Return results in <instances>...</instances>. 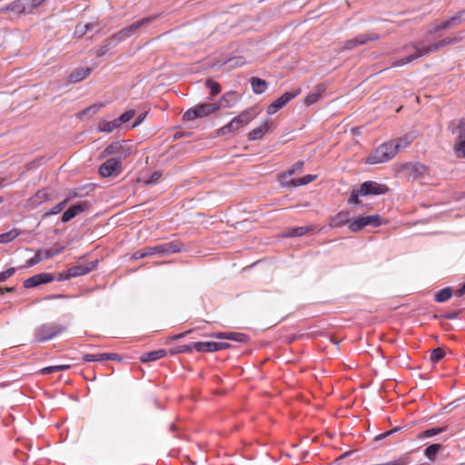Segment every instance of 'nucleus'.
<instances>
[{"mask_svg": "<svg viewBox=\"0 0 465 465\" xmlns=\"http://www.w3.org/2000/svg\"><path fill=\"white\" fill-rule=\"evenodd\" d=\"M460 39L458 37H447L439 42H436V43H433V44L428 45H423L421 42L413 43L410 46L415 52L404 58L398 59V60L394 61L391 64V66L392 67H400V66L406 65L420 57H422V56L428 55L431 53L437 52V51L440 50L442 47H444L445 45L452 44V43H456Z\"/></svg>", "mask_w": 465, "mask_h": 465, "instance_id": "f257e3e1", "label": "nucleus"}, {"mask_svg": "<svg viewBox=\"0 0 465 465\" xmlns=\"http://www.w3.org/2000/svg\"><path fill=\"white\" fill-rule=\"evenodd\" d=\"M396 149L393 143H383L375 148L366 158L365 163L368 164L383 163L391 160L396 155Z\"/></svg>", "mask_w": 465, "mask_h": 465, "instance_id": "f03ea898", "label": "nucleus"}, {"mask_svg": "<svg viewBox=\"0 0 465 465\" xmlns=\"http://www.w3.org/2000/svg\"><path fill=\"white\" fill-rule=\"evenodd\" d=\"M64 330V326L61 324L55 322H48L37 326L35 329L34 333L36 341L44 342L59 335Z\"/></svg>", "mask_w": 465, "mask_h": 465, "instance_id": "7ed1b4c3", "label": "nucleus"}, {"mask_svg": "<svg viewBox=\"0 0 465 465\" xmlns=\"http://www.w3.org/2000/svg\"><path fill=\"white\" fill-rule=\"evenodd\" d=\"M252 119L248 111L242 112L238 116L234 117L228 124L223 126L218 130L220 135H226L236 132L242 127L247 125Z\"/></svg>", "mask_w": 465, "mask_h": 465, "instance_id": "20e7f679", "label": "nucleus"}, {"mask_svg": "<svg viewBox=\"0 0 465 465\" xmlns=\"http://www.w3.org/2000/svg\"><path fill=\"white\" fill-rule=\"evenodd\" d=\"M133 147L130 146L127 143L122 141L114 142L109 144L104 150V155H115L114 158L120 159L122 162L124 159L127 158L133 153Z\"/></svg>", "mask_w": 465, "mask_h": 465, "instance_id": "39448f33", "label": "nucleus"}, {"mask_svg": "<svg viewBox=\"0 0 465 465\" xmlns=\"http://www.w3.org/2000/svg\"><path fill=\"white\" fill-rule=\"evenodd\" d=\"M219 110L217 104H202L187 110L183 114V120L193 121L196 118L205 117Z\"/></svg>", "mask_w": 465, "mask_h": 465, "instance_id": "423d86ee", "label": "nucleus"}, {"mask_svg": "<svg viewBox=\"0 0 465 465\" xmlns=\"http://www.w3.org/2000/svg\"><path fill=\"white\" fill-rule=\"evenodd\" d=\"M381 224L382 219L378 214L360 216L349 223V230L351 232H358L366 226L378 227Z\"/></svg>", "mask_w": 465, "mask_h": 465, "instance_id": "0eeeda50", "label": "nucleus"}, {"mask_svg": "<svg viewBox=\"0 0 465 465\" xmlns=\"http://www.w3.org/2000/svg\"><path fill=\"white\" fill-rule=\"evenodd\" d=\"M463 20H465V10L460 11V12L457 13L455 15L450 17L449 19H447L440 24L435 25L433 27H431L428 30L427 35L431 36L432 35H434L435 33H437L440 30L457 26Z\"/></svg>", "mask_w": 465, "mask_h": 465, "instance_id": "6e6552de", "label": "nucleus"}, {"mask_svg": "<svg viewBox=\"0 0 465 465\" xmlns=\"http://www.w3.org/2000/svg\"><path fill=\"white\" fill-rule=\"evenodd\" d=\"M181 251V244L178 242H170L163 244L156 245L154 247L146 248L148 256L153 254H159L161 256L169 255L172 253L179 252Z\"/></svg>", "mask_w": 465, "mask_h": 465, "instance_id": "1a4fd4ad", "label": "nucleus"}, {"mask_svg": "<svg viewBox=\"0 0 465 465\" xmlns=\"http://www.w3.org/2000/svg\"><path fill=\"white\" fill-rule=\"evenodd\" d=\"M151 21H152L151 17L143 18V19H142L140 21H137V22L132 24L131 25L126 26L125 28H124L121 31H119L117 34H115L112 37V40L114 42H115V43H117L119 41H122V40H124V39L130 37L139 28H141L142 26L147 25Z\"/></svg>", "mask_w": 465, "mask_h": 465, "instance_id": "9d476101", "label": "nucleus"}, {"mask_svg": "<svg viewBox=\"0 0 465 465\" xmlns=\"http://www.w3.org/2000/svg\"><path fill=\"white\" fill-rule=\"evenodd\" d=\"M389 188L382 183H379L373 181L364 182L360 186V193L361 196L366 195H381L386 193Z\"/></svg>", "mask_w": 465, "mask_h": 465, "instance_id": "9b49d317", "label": "nucleus"}, {"mask_svg": "<svg viewBox=\"0 0 465 465\" xmlns=\"http://www.w3.org/2000/svg\"><path fill=\"white\" fill-rule=\"evenodd\" d=\"M300 90L295 92H286L282 96L277 98L273 103H272L267 107L268 114H274L280 109H282L284 105H286L292 99L296 97L300 94Z\"/></svg>", "mask_w": 465, "mask_h": 465, "instance_id": "f8f14e48", "label": "nucleus"}, {"mask_svg": "<svg viewBox=\"0 0 465 465\" xmlns=\"http://www.w3.org/2000/svg\"><path fill=\"white\" fill-rule=\"evenodd\" d=\"M454 134L457 135L454 144L455 153L459 157H465V123L460 122L455 128Z\"/></svg>", "mask_w": 465, "mask_h": 465, "instance_id": "ddd939ff", "label": "nucleus"}, {"mask_svg": "<svg viewBox=\"0 0 465 465\" xmlns=\"http://www.w3.org/2000/svg\"><path fill=\"white\" fill-rule=\"evenodd\" d=\"M120 166V159L110 158L103 164H101L99 168V173L102 177H110L112 175H115L119 173Z\"/></svg>", "mask_w": 465, "mask_h": 465, "instance_id": "4468645a", "label": "nucleus"}, {"mask_svg": "<svg viewBox=\"0 0 465 465\" xmlns=\"http://www.w3.org/2000/svg\"><path fill=\"white\" fill-rule=\"evenodd\" d=\"M230 347L227 342H216V341H198L193 342V348L197 351H223Z\"/></svg>", "mask_w": 465, "mask_h": 465, "instance_id": "2eb2a0df", "label": "nucleus"}, {"mask_svg": "<svg viewBox=\"0 0 465 465\" xmlns=\"http://www.w3.org/2000/svg\"><path fill=\"white\" fill-rule=\"evenodd\" d=\"M90 206V203L86 201L77 203L70 206L62 215V222L67 223L74 218L76 215L84 213Z\"/></svg>", "mask_w": 465, "mask_h": 465, "instance_id": "dca6fc26", "label": "nucleus"}, {"mask_svg": "<svg viewBox=\"0 0 465 465\" xmlns=\"http://www.w3.org/2000/svg\"><path fill=\"white\" fill-rule=\"evenodd\" d=\"M62 251H63V248H60L57 250H53V249L39 250L36 252V253L35 254L34 257L30 258L26 262V266L32 267L44 260L49 259V258L53 257L54 255L60 253Z\"/></svg>", "mask_w": 465, "mask_h": 465, "instance_id": "f3484780", "label": "nucleus"}, {"mask_svg": "<svg viewBox=\"0 0 465 465\" xmlns=\"http://www.w3.org/2000/svg\"><path fill=\"white\" fill-rule=\"evenodd\" d=\"M379 38L378 35L371 34V35H361L356 37L355 39H351L346 42H344V49L351 50L354 48L358 45H365L369 42L377 40Z\"/></svg>", "mask_w": 465, "mask_h": 465, "instance_id": "a211bd4d", "label": "nucleus"}, {"mask_svg": "<svg viewBox=\"0 0 465 465\" xmlns=\"http://www.w3.org/2000/svg\"><path fill=\"white\" fill-rule=\"evenodd\" d=\"M54 280V277L50 273H40L34 275L33 277H30L26 279L24 282V286L25 288H32L35 287L42 283H47Z\"/></svg>", "mask_w": 465, "mask_h": 465, "instance_id": "6ab92c4d", "label": "nucleus"}, {"mask_svg": "<svg viewBox=\"0 0 465 465\" xmlns=\"http://www.w3.org/2000/svg\"><path fill=\"white\" fill-rule=\"evenodd\" d=\"M353 220L351 219V213L349 211H341L336 215L331 217L330 225L331 227H341L344 224L351 223Z\"/></svg>", "mask_w": 465, "mask_h": 465, "instance_id": "aec40b11", "label": "nucleus"}, {"mask_svg": "<svg viewBox=\"0 0 465 465\" xmlns=\"http://www.w3.org/2000/svg\"><path fill=\"white\" fill-rule=\"evenodd\" d=\"M41 3L42 0H28L26 2L25 0H19L11 5L10 10L15 11L16 13H24L26 11L27 7L33 9L40 5Z\"/></svg>", "mask_w": 465, "mask_h": 465, "instance_id": "412c9836", "label": "nucleus"}, {"mask_svg": "<svg viewBox=\"0 0 465 465\" xmlns=\"http://www.w3.org/2000/svg\"><path fill=\"white\" fill-rule=\"evenodd\" d=\"M94 263L79 264L73 266L67 270V277H78L90 272L94 268Z\"/></svg>", "mask_w": 465, "mask_h": 465, "instance_id": "4be33fe9", "label": "nucleus"}, {"mask_svg": "<svg viewBox=\"0 0 465 465\" xmlns=\"http://www.w3.org/2000/svg\"><path fill=\"white\" fill-rule=\"evenodd\" d=\"M415 137L416 135L414 133H409L398 140L390 142L393 143V147L396 149V153H398V151L405 149L415 139Z\"/></svg>", "mask_w": 465, "mask_h": 465, "instance_id": "5701e85b", "label": "nucleus"}, {"mask_svg": "<svg viewBox=\"0 0 465 465\" xmlns=\"http://www.w3.org/2000/svg\"><path fill=\"white\" fill-rule=\"evenodd\" d=\"M90 73H91V69L88 67L76 68L69 75V81L71 83H78V82L85 79L90 74Z\"/></svg>", "mask_w": 465, "mask_h": 465, "instance_id": "b1692460", "label": "nucleus"}, {"mask_svg": "<svg viewBox=\"0 0 465 465\" xmlns=\"http://www.w3.org/2000/svg\"><path fill=\"white\" fill-rule=\"evenodd\" d=\"M237 102V96L236 94L233 92L226 93L220 100V102L217 104L220 108H231Z\"/></svg>", "mask_w": 465, "mask_h": 465, "instance_id": "393cba45", "label": "nucleus"}, {"mask_svg": "<svg viewBox=\"0 0 465 465\" xmlns=\"http://www.w3.org/2000/svg\"><path fill=\"white\" fill-rule=\"evenodd\" d=\"M166 355L165 350H157L149 352H145L141 355L140 360L143 362H149L159 360Z\"/></svg>", "mask_w": 465, "mask_h": 465, "instance_id": "a878e982", "label": "nucleus"}, {"mask_svg": "<svg viewBox=\"0 0 465 465\" xmlns=\"http://www.w3.org/2000/svg\"><path fill=\"white\" fill-rule=\"evenodd\" d=\"M269 124L266 122L261 124L259 127L253 129L248 134V137L250 140H259L262 138V136L268 133L269 131Z\"/></svg>", "mask_w": 465, "mask_h": 465, "instance_id": "bb28decb", "label": "nucleus"}, {"mask_svg": "<svg viewBox=\"0 0 465 465\" xmlns=\"http://www.w3.org/2000/svg\"><path fill=\"white\" fill-rule=\"evenodd\" d=\"M120 126L121 125L119 124V123L117 122L116 119L112 120V121L102 120L99 123L98 130L100 132L112 133L113 131L119 128Z\"/></svg>", "mask_w": 465, "mask_h": 465, "instance_id": "cd10ccee", "label": "nucleus"}, {"mask_svg": "<svg viewBox=\"0 0 465 465\" xmlns=\"http://www.w3.org/2000/svg\"><path fill=\"white\" fill-rule=\"evenodd\" d=\"M323 92V87L321 85L316 86L315 91L309 94L305 99L304 102L307 105H311L314 103H317L321 98V94Z\"/></svg>", "mask_w": 465, "mask_h": 465, "instance_id": "c85d7f7f", "label": "nucleus"}, {"mask_svg": "<svg viewBox=\"0 0 465 465\" xmlns=\"http://www.w3.org/2000/svg\"><path fill=\"white\" fill-rule=\"evenodd\" d=\"M293 174V170H288L285 173L282 174L280 177V183L282 186L286 187H296L295 182L296 179L292 178Z\"/></svg>", "mask_w": 465, "mask_h": 465, "instance_id": "c756f323", "label": "nucleus"}, {"mask_svg": "<svg viewBox=\"0 0 465 465\" xmlns=\"http://www.w3.org/2000/svg\"><path fill=\"white\" fill-rule=\"evenodd\" d=\"M97 24L95 22L88 23V24H79L75 26L74 35L77 37H82L89 30H92Z\"/></svg>", "mask_w": 465, "mask_h": 465, "instance_id": "7c9ffc66", "label": "nucleus"}, {"mask_svg": "<svg viewBox=\"0 0 465 465\" xmlns=\"http://www.w3.org/2000/svg\"><path fill=\"white\" fill-rule=\"evenodd\" d=\"M252 86L253 92L258 94L264 93L267 89L266 82L264 80L255 77L252 79Z\"/></svg>", "mask_w": 465, "mask_h": 465, "instance_id": "2f4dec72", "label": "nucleus"}, {"mask_svg": "<svg viewBox=\"0 0 465 465\" xmlns=\"http://www.w3.org/2000/svg\"><path fill=\"white\" fill-rule=\"evenodd\" d=\"M452 295L451 289L450 287L444 288L438 292L435 295V300L438 302H444L448 301Z\"/></svg>", "mask_w": 465, "mask_h": 465, "instance_id": "473e14b6", "label": "nucleus"}, {"mask_svg": "<svg viewBox=\"0 0 465 465\" xmlns=\"http://www.w3.org/2000/svg\"><path fill=\"white\" fill-rule=\"evenodd\" d=\"M440 449V444H431L425 449L424 454L429 460H434Z\"/></svg>", "mask_w": 465, "mask_h": 465, "instance_id": "72a5a7b5", "label": "nucleus"}, {"mask_svg": "<svg viewBox=\"0 0 465 465\" xmlns=\"http://www.w3.org/2000/svg\"><path fill=\"white\" fill-rule=\"evenodd\" d=\"M226 340L244 343L247 341L248 338L245 334L241 332L228 331L226 332Z\"/></svg>", "mask_w": 465, "mask_h": 465, "instance_id": "f704fd0d", "label": "nucleus"}, {"mask_svg": "<svg viewBox=\"0 0 465 465\" xmlns=\"http://www.w3.org/2000/svg\"><path fill=\"white\" fill-rule=\"evenodd\" d=\"M18 236V232L15 230L0 234V243H8L15 240Z\"/></svg>", "mask_w": 465, "mask_h": 465, "instance_id": "c9c22d12", "label": "nucleus"}, {"mask_svg": "<svg viewBox=\"0 0 465 465\" xmlns=\"http://www.w3.org/2000/svg\"><path fill=\"white\" fill-rule=\"evenodd\" d=\"M445 430H446V427L431 428V429H429V430L423 431L421 434H420L419 438L422 439V438L432 437V436L437 435Z\"/></svg>", "mask_w": 465, "mask_h": 465, "instance_id": "e433bc0d", "label": "nucleus"}, {"mask_svg": "<svg viewBox=\"0 0 465 465\" xmlns=\"http://www.w3.org/2000/svg\"><path fill=\"white\" fill-rule=\"evenodd\" d=\"M134 114L135 112L134 110H128L124 112L123 114H121L120 117L117 118L116 120L121 125L123 124L129 122L134 116Z\"/></svg>", "mask_w": 465, "mask_h": 465, "instance_id": "4c0bfd02", "label": "nucleus"}, {"mask_svg": "<svg viewBox=\"0 0 465 465\" xmlns=\"http://www.w3.org/2000/svg\"><path fill=\"white\" fill-rule=\"evenodd\" d=\"M444 355H445L444 351L441 348H437L432 351V352L430 354V361L432 362H437L440 360H441L444 357Z\"/></svg>", "mask_w": 465, "mask_h": 465, "instance_id": "58836bf2", "label": "nucleus"}, {"mask_svg": "<svg viewBox=\"0 0 465 465\" xmlns=\"http://www.w3.org/2000/svg\"><path fill=\"white\" fill-rule=\"evenodd\" d=\"M316 178V175L307 174L302 178L296 179L295 186L305 185L312 182Z\"/></svg>", "mask_w": 465, "mask_h": 465, "instance_id": "ea45409f", "label": "nucleus"}, {"mask_svg": "<svg viewBox=\"0 0 465 465\" xmlns=\"http://www.w3.org/2000/svg\"><path fill=\"white\" fill-rule=\"evenodd\" d=\"M83 359L84 361L91 362V361H104V353H96V354H84L83 356Z\"/></svg>", "mask_w": 465, "mask_h": 465, "instance_id": "a19ab883", "label": "nucleus"}, {"mask_svg": "<svg viewBox=\"0 0 465 465\" xmlns=\"http://www.w3.org/2000/svg\"><path fill=\"white\" fill-rule=\"evenodd\" d=\"M114 41L111 39L109 40L107 43H105L104 45H103L101 47H99L96 51V55L97 56H103L104 54H105L108 50L114 45Z\"/></svg>", "mask_w": 465, "mask_h": 465, "instance_id": "79ce46f5", "label": "nucleus"}, {"mask_svg": "<svg viewBox=\"0 0 465 465\" xmlns=\"http://www.w3.org/2000/svg\"><path fill=\"white\" fill-rule=\"evenodd\" d=\"M48 198V194L45 191H39L36 193V194L33 198V202L35 204H39L45 201H46Z\"/></svg>", "mask_w": 465, "mask_h": 465, "instance_id": "37998d69", "label": "nucleus"}, {"mask_svg": "<svg viewBox=\"0 0 465 465\" xmlns=\"http://www.w3.org/2000/svg\"><path fill=\"white\" fill-rule=\"evenodd\" d=\"M310 230V227L302 226L292 229L288 235L289 236H302L305 234Z\"/></svg>", "mask_w": 465, "mask_h": 465, "instance_id": "c03bdc74", "label": "nucleus"}, {"mask_svg": "<svg viewBox=\"0 0 465 465\" xmlns=\"http://www.w3.org/2000/svg\"><path fill=\"white\" fill-rule=\"evenodd\" d=\"M206 85L211 90V94L213 95H216V94H218L221 92L220 84L215 83V82H213V81L208 80L206 82Z\"/></svg>", "mask_w": 465, "mask_h": 465, "instance_id": "a18cd8bd", "label": "nucleus"}, {"mask_svg": "<svg viewBox=\"0 0 465 465\" xmlns=\"http://www.w3.org/2000/svg\"><path fill=\"white\" fill-rule=\"evenodd\" d=\"M193 349H194L193 342L191 344H187V345H181V346L177 347L175 350L171 351V353L175 354V353L187 352V351H191Z\"/></svg>", "mask_w": 465, "mask_h": 465, "instance_id": "49530a36", "label": "nucleus"}, {"mask_svg": "<svg viewBox=\"0 0 465 465\" xmlns=\"http://www.w3.org/2000/svg\"><path fill=\"white\" fill-rule=\"evenodd\" d=\"M103 106H104V104H94V105L89 106L88 108H86V109L83 112V114H90V115L94 114H96V113H97V112H98V111H99Z\"/></svg>", "mask_w": 465, "mask_h": 465, "instance_id": "de8ad7c7", "label": "nucleus"}, {"mask_svg": "<svg viewBox=\"0 0 465 465\" xmlns=\"http://www.w3.org/2000/svg\"><path fill=\"white\" fill-rule=\"evenodd\" d=\"M361 196V193H360V189L359 190H353L351 193V196L349 198V203L351 204H359L360 203V201H359V197Z\"/></svg>", "mask_w": 465, "mask_h": 465, "instance_id": "09e8293b", "label": "nucleus"}, {"mask_svg": "<svg viewBox=\"0 0 465 465\" xmlns=\"http://www.w3.org/2000/svg\"><path fill=\"white\" fill-rule=\"evenodd\" d=\"M15 268H9L6 271L0 272V282H3L5 280H7L9 277H11L15 273Z\"/></svg>", "mask_w": 465, "mask_h": 465, "instance_id": "8fccbe9b", "label": "nucleus"}, {"mask_svg": "<svg viewBox=\"0 0 465 465\" xmlns=\"http://www.w3.org/2000/svg\"><path fill=\"white\" fill-rule=\"evenodd\" d=\"M409 169H411L412 172L418 173H423L426 172V167L422 164H408L407 166Z\"/></svg>", "mask_w": 465, "mask_h": 465, "instance_id": "3c124183", "label": "nucleus"}, {"mask_svg": "<svg viewBox=\"0 0 465 465\" xmlns=\"http://www.w3.org/2000/svg\"><path fill=\"white\" fill-rule=\"evenodd\" d=\"M161 177H162L161 172H154L152 174V176L150 177V179L146 182V183H149V184L157 183L159 182V180L161 179Z\"/></svg>", "mask_w": 465, "mask_h": 465, "instance_id": "603ef678", "label": "nucleus"}, {"mask_svg": "<svg viewBox=\"0 0 465 465\" xmlns=\"http://www.w3.org/2000/svg\"><path fill=\"white\" fill-rule=\"evenodd\" d=\"M148 253H149V252H146V249L137 251V252H135L133 254V259H134V260H138V259H141V258L146 257V256H148Z\"/></svg>", "mask_w": 465, "mask_h": 465, "instance_id": "864d4df0", "label": "nucleus"}, {"mask_svg": "<svg viewBox=\"0 0 465 465\" xmlns=\"http://www.w3.org/2000/svg\"><path fill=\"white\" fill-rule=\"evenodd\" d=\"M55 371H58V370H56V365L45 367L42 370V373L44 374H51Z\"/></svg>", "mask_w": 465, "mask_h": 465, "instance_id": "5fc2aeb1", "label": "nucleus"}, {"mask_svg": "<svg viewBox=\"0 0 465 465\" xmlns=\"http://www.w3.org/2000/svg\"><path fill=\"white\" fill-rule=\"evenodd\" d=\"M229 63H230V66L231 67H236V66H241L244 64L243 61H242V59H235V60H229Z\"/></svg>", "mask_w": 465, "mask_h": 465, "instance_id": "6e6d98bb", "label": "nucleus"}, {"mask_svg": "<svg viewBox=\"0 0 465 465\" xmlns=\"http://www.w3.org/2000/svg\"><path fill=\"white\" fill-rule=\"evenodd\" d=\"M61 212V207L54 205L52 209L45 213V215L57 214Z\"/></svg>", "mask_w": 465, "mask_h": 465, "instance_id": "4d7b16f0", "label": "nucleus"}, {"mask_svg": "<svg viewBox=\"0 0 465 465\" xmlns=\"http://www.w3.org/2000/svg\"><path fill=\"white\" fill-rule=\"evenodd\" d=\"M118 355L116 353H104V360H116Z\"/></svg>", "mask_w": 465, "mask_h": 465, "instance_id": "13d9d810", "label": "nucleus"}, {"mask_svg": "<svg viewBox=\"0 0 465 465\" xmlns=\"http://www.w3.org/2000/svg\"><path fill=\"white\" fill-rule=\"evenodd\" d=\"M302 165H303L302 162H298L290 170H293V173H294L295 172L300 171L302 169Z\"/></svg>", "mask_w": 465, "mask_h": 465, "instance_id": "bf43d9fd", "label": "nucleus"}, {"mask_svg": "<svg viewBox=\"0 0 465 465\" xmlns=\"http://www.w3.org/2000/svg\"><path fill=\"white\" fill-rule=\"evenodd\" d=\"M144 117H145V114H143L140 115V116L135 120V122L134 123L133 127H136V126H138V125H139V124L143 121Z\"/></svg>", "mask_w": 465, "mask_h": 465, "instance_id": "052dcab7", "label": "nucleus"}, {"mask_svg": "<svg viewBox=\"0 0 465 465\" xmlns=\"http://www.w3.org/2000/svg\"><path fill=\"white\" fill-rule=\"evenodd\" d=\"M72 196L66 197L63 202L59 203L57 206L61 207V211L65 207Z\"/></svg>", "mask_w": 465, "mask_h": 465, "instance_id": "680f3d73", "label": "nucleus"}, {"mask_svg": "<svg viewBox=\"0 0 465 465\" xmlns=\"http://www.w3.org/2000/svg\"><path fill=\"white\" fill-rule=\"evenodd\" d=\"M465 294V283L456 291V295L458 297H461L462 295Z\"/></svg>", "mask_w": 465, "mask_h": 465, "instance_id": "e2e57ef3", "label": "nucleus"}, {"mask_svg": "<svg viewBox=\"0 0 465 465\" xmlns=\"http://www.w3.org/2000/svg\"><path fill=\"white\" fill-rule=\"evenodd\" d=\"M212 337H215L217 339H225L226 340V332H216L211 335Z\"/></svg>", "mask_w": 465, "mask_h": 465, "instance_id": "0e129e2a", "label": "nucleus"}, {"mask_svg": "<svg viewBox=\"0 0 465 465\" xmlns=\"http://www.w3.org/2000/svg\"><path fill=\"white\" fill-rule=\"evenodd\" d=\"M71 365L70 364H61V365H56V370L59 371H66L68 369H70Z\"/></svg>", "mask_w": 465, "mask_h": 465, "instance_id": "69168bd1", "label": "nucleus"}, {"mask_svg": "<svg viewBox=\"0 0 465 465\" xmlns=\"http://www.w3.org/2000/svg\"><path fill=\"white\" fill-rule=\"evenodd\" d=\"M392 432H393V430H390L386 433L381 434L380 436L377 437V439H383V438L387 437L388 435H391Z\"/></svg>", "mask_w": 465, "mask_h": 465, "instance_id": "338daca9", "label": "nucleus"}, {"mask_svg": "<svg viewBox=\"0 0 465 465\" xmlns=\"http://www.w3.org/2000/svg\"><path fill=\"white\" fill-rule=\"evenodd\" d=\"M456 316H457V313H451V314H449V315L447 316V318H448V319H454V318H456Z\"/></svg>", "mask_w": 465, "mask_h": 465, "instance_id": "774afa93", "label": "nucleus"}]
</instances>
